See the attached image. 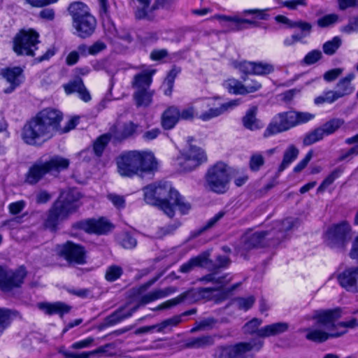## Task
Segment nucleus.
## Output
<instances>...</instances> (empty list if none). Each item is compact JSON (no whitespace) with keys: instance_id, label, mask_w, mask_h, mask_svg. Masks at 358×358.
<instances>
[{"instance_id":"1","label":"nucleus","mask_w":358,"mask_h":358,"mask_svg":"<svg viewBox=\"0 0 358 358\" xmlns=\"http://www.w3.org/2000/svg\"><path fill=\"white\" fill-rule=\"evenodd\" d=\"M341 317L339 308L320 310L314 313L313 319L315 320V324L303 329L306 332V339L322 343L330 338H337L344 334L346 331H338L340 327L355 328L358 327V318L353 317L348 321L336 323Z\"/></svg>"},{"instance_id":"2","label":"nucleus","mask_w":358,"mask_h":358,"mask_svg":"<svg viewBox=\"0 0 358 358\" xmlns=\"http://www.w3.org/2000/svg\"><path fill=\"white\" fill-rule=\"evenodd\" d=\"M62 113L54 108H45L38 113L24 125L22 138L31 145L52 138L59 131Z\"/></svg>"},{"instance_id":"3","label":"nucleus","mask_w":358,"mask_h":358,"mask_svg":"<svg viewBox=\"0 0 358 358\" xmlns=\"http://www.w3.org/2000/svg\"><path fill=\"white\" fill-rule=\"evenodd\" d=\"M143 192L145 202L159 206L169 217L174 216V207H178L182 214L187 213L190 209V204L185 202L168 182L150 184L144 187Z\"/></svg>"},{"instance_id":"4","label":"nucleus","mask_w":358,"mask_h":358,"mask_svg":"<svg viewBox=\"0 0 358 358\" xmlns=\"http://www.w3.org/2000/svg\"><path fill=\"white\" fill-rule=\"evenodd\" d=\"M117 173L124 178L135 176L143 177L144 173L157 170L158 162L153 153L148 151L130 150L124 152L116 159Z\"/></svg>"},{"instance_id":"5","label":"nucleus","mask_w":358,"mask_h":358,"mask_svg":"<svg viewBox=\"0 0 358 358\" xmlns=\"http://www.w3.org/2000/svg\"><path fill=\"white\" fill-rule=\"evenodd\" d=\"M68 10L72 17L75 34L81 38L92 36L96 27V20L89 7L83 2L76 1L69 5Z\"/></svg>"},{"instance_id":"6","label":"nucleus","mask_w":358,"mask_h":358,"mask_svg":"<svg viewBox=\"0 0 358 358\" xmlns=\"http://www.w3.org/2000/svg\"><path fill=\"white\" fill-rule=\"evenodd\" d=\"M264 341L255 338L248 342H240L235 345H220L215 349L214 358H253L255 352L260 351Z\"/></svg>"},{"instance_id":"7","label":"nucleus","mask_w":358,"mask_h":358,"mask_svg":"<svg viewBox=\"0 0 358 358\" xmlns=\"http://www.w3.org/2000/svg\"><path fill=\"white\" fill-rule=\"evenodd\" d=\"M69 166V160L59 155H55L45 162L38 160L30 167L26 180L29 184H36L47 173L59 172Z\"/></svg>"},{"instance_id":"8","label":"nucleus","mask_w":358,"mask_h":358,"mask_svg":"<svg viewBox=\"0 0 358 358\" xmlns=\"http://www.w3.org/2000/svg\"><path fill=\"white\" fill-rule=\"evenodd\" d=\"M229 167L222 162L210 166L205 176L206 187L216 194H224L229 189Z\"/></svg>"},{"instance_id":"9","label":"nucleus","mask_w":358,"mask_h":358,"mask_svg":"<svg viewBox=\"0 0 358 358\" xmlns=\"http://www.w3.org/2000/svg\"><path fill=\"white\" fill-rule=\"evenodd\" d=\"M192 138L189 137L187 140L189 146L180 150L176 159L175 164L181 172L192 171L207 162L205 151L198 146L192 145Z\"/></svg>"},{"instance_id":"10","label":"nucleus","mask_w":358,"mask_h":358,"mask_svg":"<svg viewBox=\"0 0 358 358\" xmlns=\"http://www.w3.org/2000/svg\"><path fill=\"white\" fill-rule=\"evenodd\" d=\"M324 238L330 248L343 250L352 238V227L346 221L332 224L325 232Z\"/></svg>"},{"instance_id":"11","label":"nucleus","mask_w":358,"mask_h":358,"mask_svg":"<svg viewBox=\"0 0 358 358\" xmlns=\"http://www.w3.org/2000/svg\"><path fill=\"white\" fill-rule=\"evenodd\" d=\"M262 324L261 319L253 318L244 325L245 332L249 334H256L259 338H268L283 334L289 327V323L280 322L265 325L259 329Z\"/></svg>"},{"instance_id":"12","label":"nucleus","mask_w":358,"mask_h":358,"mask_svg":"<svg viewBox=\"0 0 358 358\" xmlns=\"http://www.w3.org/2000/svg\"><path fill=\"white\" fill-rule=\"evenodd\" d=\"M38 34L33 30H22L14 38L13 50L17 55L34 56L39 43Z\"/></svg>"},{"instance_id":"13","label":"nucleus","mask_w":358,"mask_h":358,"mask_svg":"<svg viewBox=\"0 0 358 358\" xmlns=\"http://www.w3.org/2000/svg\"><path fill=\"white\" fill-rule=\"evenodd\" d=\"M271 243V232L268 230L255 232L248 231L242 236L238 246V250L243 255L244 252L256 248L267 245L273 246Z\"/></svg>"},{"instance_id":"14","label":"nucleus","mask_w":358,"mask_h":358,"mask_svg":"<svg viewBox=\"0 0 358 358\" xmlns=\"http://www.w3.org/2000/svg\"><path fill=\"white\" fill-rule=\"evenodd\" d=\"M295 110H290L277 114L273 117L264 132V137L281 133L296 127Z\"/></svg>"},{"instance_id":"15","label":"nucleus","mask_w":358,"mask_h":358,"mask_svg":"<svg viewBox=\"0 0 358 358\" xmlns=\"http://www.w3.org/2000/svg\"><path fill=\"white\" fill-rule=\"evenodd\" d=\"M210 288L190 289L178 295L177 297L168 300L157 306L155 310H161L170 308L179 303L187 302L188 303H194L202 299L208 297L206 294V292H210Z\"/></svg>"},{"instance_id":"16","label":"nucleus","mask_w":358,"mask_h":358,"mask_svg":"<svg viewBox=\"0 0 358 358\" xmlns=\"http://www.w3.org/2000/svg\"><path fill=\"white\" fill-rule=\"evenodd\" d=\"M219 99H207L203 101L205 106L209 107L208 110L201 113L199 117L203 121H208L213 118L217 117L224 113L233 110L241 103L239 99L231 100L229 101L223 103L219 106H216V103H218Z\"/></svg>"},{"instance_id":"17","label":"nucleus","mask_w":358,"mask_h":358,"mask_svg":"<svg viewBox=\"0 0 358 358\" xmlns=\"http://www.w3.org/2000/svg\"><path fill=\"white\" fill-rule=\"evenodd\" d=\"M27 271L23 266L15 271L6 270L0 266V288L3 292L19 287L23 283Z\"/></svg>"},{"instance_id":"18","label":"nucleus","mask_w":358,"mask_h":358,"mask_svg":"<svg viewBox=\"0 0 358 358\" xmlns=\"http://www.w3.org/2000/svg\"><path fill=\"white\" fill-rule=\"evenodd\" d=\"M69 215L67 210L64 209L60 202H55L44 217L43 227L51 231H55L59 223L66 220Z\"/></svg>"},{"instance_id":"19","label":"nucleus","mask_w":358,"mask_h":358,"mask_svg":"<svg viewBox=\"0 0 358 358\" xmlns=\"http://www.w3.org/2000/svg\"><path fill=\"white\" fill-rule=\"evenodd\" d=\"M298 224L299 220L296 218H286L283 221L275 222L274 227L268 230L271 232V244L273 246L278 245L286 238V232L297 227Z\"/></svg>"},{"instance_id":"20","label":"nucleus","mask_w":358,"mask_h":358,"mask_svg":"<svg viewBox=\"0 0 358 358\" xmlns=\"http://www.w3.org/2000/svg\"><path fill=\"white\" fill-rule=\"evenodd\" d=\"M138 128V124L131 121L126 122L122 124H117L110 129V135L117 141H122L129 138L134 137Z\"/></svg>"},{"instance_id":"21","label":"nucleus","mask_w":358,"mask_h":358,"mask_svg":"<svg viewBox=\"0 0 358 358\" xmlns=\"http://www.w3.org/2000/svg\"><path fill=\"white\" fill-rule=\"evenodd\" d=\"M1 75L10 84V86L3 90L6 94L13 92L24 80L23 69L19 66L3 69Z\"/></svg>"},{"instance_id":"22","label":"nucleus","mask_w":358,"mask_h":358,"mask_svg":"<svg viewBox=\"0 0 358 358\" xmlns=\"http://www.w3.org/2000/svg\"><path fill=\"white\" fill-rule=\"evenodd\" d=\"M75 227L87 233L106 234L111 229V224L105 219L88 220L76 223Z\"/></svg>"},{"instance_id":"23","label":"nucleus","mask_w":358,"mask_h":358,"mask_svg":"<svg viewBox=\"0 0 358 358\" xmlns=\"http://www.w3.org/2000/svg\"><path fill=\"white\" fill-rule=\"evenodd\" d=\"M341 287L348 291L358 292V266L348 268L337 277Z\"/></svg>"},{"instance_id":"24","label":"nucleus","mask_w":358,"mask_h":358,"mask_svg":"<svg viewBox=\"0 0 358 358\" xmlns=\"http://www.w3.org/2000/svg\"><path fill=\"white\" fill-rule=\"evenodd\" d=\"M140 305L132 306L131 302H128L122 306H120L115 312L108 315L105 322L108 326H113L120 322L130 317L139 308Z\"/></svg>"},{"instance_id":"25","label":"nucleus","mask_w":358,"mask_h":358,"mask_svg":"<svg viewBox=\"0 0 358 358\" xmlns=\"http://www.w3.org/2000/svg\"><path fill=\"white\" fill-rule=\"evenodd\" d=\"M198 280L203 283L210 282L213 285V287H209L211 290L206 292V294L209 296L212 292L222 289L231 280V278L229 277L228 274L219 275L217 272H212L200 278Z\"/></svg>"},{"instance_id":"26","label":"nucleus","mask_w":358,"mask_h":358,"mask_svg":"<svg viewBox=\"0 0 358 358\" xmlns=\"http://www.w3.org/2000/svg\"><path fill=\"white\" fill-rule=\"evenodd\" d=\"M66 259L77 264L85 263V251L83 247L68 242L62 250Z\"/></svg>"},{"instance_id":"27","label":"nucleus","mask_w":358,"mask_h":358,"mask_svg":"<svg viewBox=\"0 0 358 358\" xmlns=\"http://www.w3.org/2000/svg\"><path fill=\"white\" fill-rule=\"evenodd\" d=\"M80 198V194L77 189H70L66 192H62L55 202H60L64 209L67 210L70 215L79 207L78 201Z\"/></svg>"},{"instance_id":"28","label":"nucleus","mask_w":358,"mask_h":358,"mask_svg":"<svg viewBox=\"0 0 358 358\" xmlns=\"http://www.w3.org/2000/svg\"><path fill=\"white\" fill-rule=\"evenodd\" d=\"M64 89L67 94L77 92L79 97L85 102H87L91 99L90 92L85 87L83 80L80 78H77L75 80L70 81L66 85H64Z\"/></svg>"},{"instance_id":"29","label":"nucleus","mask_w":358,"mask_h":358,"mask_svg":"<svg viewBox=\"0 0 358 358\" xmlns=\"http://www.w3.org/2000/svg\"><path fill=\"white\" fill-rule=\"evenodd\" d=\"M155 69H148L134 76L132 81V87L136 90H150L152 82V76L155 73Z\"/></svg>"},{"instance_id":"30","label":"nucleus","mask_w":358,"mask_h":358,"mask_svg":"<svg viewBox=\"0 0 358 358\" xmlns=\"http://www.w3.org/2000/svg\"><path fill=\"white\" fill-rule=\"evenodd\" d=\"M162 126L164 129H173L180 120V110L176 106L168 107L162 115Z\"/></svg>"},{"instance_id":"31","label":"nucleus","mask_w":358,"mask_h":358,"mask_svg":"<svg viewBox=\"0 0 358 358\" xmlns=\"http://www.w3.org/2000/svg\"><path fill=\"white\" fill-rule=\"evenodd\" d=\"M139 6L136 7L134 12L135 17L137 20H146L153 21L155 18V10L150 7L151 0H137Z\"/></svg>"},{"instance_id":"32","label":"nucleus","mask_w":358,"mask_h":358,"mask_svg":"<svg viewBox=\"0 0 358 358\" xmlns=\"http://www.w3.org/2000/svg\"><path fill=\"white\" fill-rule=\"evenodd\" d=\"M139 6L136 7L134 12L135 17L137 20H146L153 21L155 18V10L150 7L151 0H137Z\"/></svg>"},{"instance_id":"33","label":"nucleus","mask_w":358,"mask_h":358,"mask_svg":"<svg viewBox=\"0 0 358 358\" xmlns=\"http://www.w3.org/2000/svg\"><path fill=\"white\" fill-rule=\"evenodd\" d=\"M38 307L48 315L59 314L63 315L70 311L71 307L60 301L55 303H41Z\"/></svg>"},{"instance_id":"34","label":"nucleus","mask_w":358,"mask_h":358,"mask_svg":"<svg viewBox=\"0 0 358 358\" xmlns=\"http://www.w3.org/2000/svg\"><path fill=\"white\" fill-rule=\"evenodd\" d=\"M354 78L355 74L351 73L338 81L334 92H336V94L339 99L353 92L355 87L352 86L351 82Z\"/></svg>"},{"instance_id":"35","label":"nucleus","mask_w":358,"mask_h":358,"mask_svg":"<svg viewBox=\"0 0 358 358\" xmlns=\"http://www.w3.org/2000/svg\"><path fill=\"white\" fill-rule=\"evenodd\" d=\"M299 150L294 145H289L285 150L281 164L278 168V174H280L299 156Z\"/></svg>"},{"instance_id":"36","label":"nucleus","mask_w":358,"mask_h":358,"mask_svg":"<svg viewBox=\"0 0 358 358\" xmlns=\"http://www.w3.org/2000/svg\"><path fill=\"white\" fill-rule=\"evenodd\" d=\"M155 92L151 90H136L133 94L136 106L138 108H147L152 101Z\"/></svg>"},{"instance_id":"37","label":"nucleus","mask_w":358,"mask_h":358,"mask_svg":"<svg viewBox=\"0 0 358 358\" xmlns=\"http://www.w3.org/2000/svg\"><path fill=\"white\" fill-rule=\"evenodd\" d=\"M214 337L210 335H203L199 337H193L187 339L185 347L187 348H204L214 344Z\"/></svg>"},{"instance_id":"38","label":"nucleus","mask_w":358,"mask_h":358,"mask_svg":"<svg viewBox=\"0 0 358 358\" xmlns=\"http://www.w3.org/2000/svg\"><path fill=\"white\" fill-rule=\"evenodd\" d=\"M208 262V255L202 254L196 257L190 259L187 262L180 267L182 273H189L196 266H204Z\"/></svg>"},{"instance_id":"39","label":"nucleus","mask_w":358,"mask_h":358,"mask_svg":"<svg viewBox=\"0 0 358 358\" xmlns=\"http://www.w3.org/2000/svg\"><path fill=\"white\" fill-rule=\"evenodd\" d=\"M257 108L253 106L248 110L246 115L243 118V125L245 128L250 130H255L259 129V121L256 118Z\"/></svg>"},{"instance_id":"40","label":"nucleus","mask_w":358,"mask_h":358,"mask_svg":"<svg viewBox=\"0 0 358 358\" xmlns=\"http://www.w3.org/2000/svg\"><path fill=\"white\" fill-rule=\"evenodd\" d=\"M119 244L124 249L131 250L136 248L137 241L134 236L128 231H123L117 236Z\"/></svg>"},{"instance_id":"41","label":"nucleus","mask_w":358,"mask_h":358,"mask_svg":"<svg viewBox=\"0 0 358 358\" xmlns=\"http://www.w3.org/2000/svg\"><path fill=\"white\" fill-rule=\"evenodd\" d=\"M106 347L107 345L101 346L92 351L83 352L81 353H75L69 351H63L62 353L66 358H90V356L99 353H104L106 351Z\"/></svg>"},{"instance_id":"42","label":"nucleus","mask_w":358,"mask_h":358,"mask_svg":"<svg viewBox=\"0 0 358 358\" xmlns=\"http://www.w3.org/2000/svg\"><path fill=\"white\" fill-rule=\"evenodd\" d=\"M344 120L341 118H334L324 123L321 127L325 136L334 134L343 124Z\"/></svg>"},{"instance_id":"43","label":"nucleus","mask_w":358,"mask_h":358,"mask_svg":"<svg viewBox=\"0 0 358 358\" xmlns=\"http://www.w3.org/2000/svg\"><path fill=\"white\" fill-rule=\"evenodd\" d=\"M224 86L229 93L241 95L244 94L243 83L236 79H228L224 83Z\"/></svg>"},{"instance_id":"44","label":"nucleus","mask_w":358,"mask_h":358,"mask_svg":"<svg viewBox=\"0 0 358 358\" xmlns=\"http://www.w3.org/2000/svg\"><path fill=\"white\" fill-rule=\"evenodd\" d=\"M275 20L279 23L287 24L289 28H299L303 30L309 29V26L306 24V22L302 20L292 21L288 17L284 15H277Z\"/></svg>"},{"instance_id":"45","label":"nucleus","mask_w":358,"mask_h":358,"mask_svg":"<svg viewBox=\"0 0 358 358\" xmlns=\"http://www.w3.org/2000/svg\"><path fill=\"white\" fill-rule=\"evenodd\" d=\"M324 136V131L322 130L321 127L317 128L306 134L303 140V143L304 145H310L322 140Z\"/></svg>"},{"instance_id":"46","label":"nucleus","mask_w":358,"mask_h":358,"mask_svg":"<svg viewBox=\"0 0 358 358\" xmlns=\"http://www.w3.org/2000/svg\"><path fill=\"white\" fill-rule=\"evenodd\" d=\"M179 226L180 223L175 222L165 227H158L152 236L155 238L162 239L166 236L173 234Z\"/></svg>"},{"instance_id":"47","label":"nucleus","mask_w":358,"mask_h":358,"mask_svg":"<svg viewBox=\"0 0 358 358\" xmlns=\"http://www.w3.org/2000/svg\"><path fill=\"white\" fill-rule=\"evenodd\" d=\"M110 138L113 137L112 136L110 135L109 132L108 134H106L101 136L99 138L96 139L93 146L94 152L96 156L99 157L102 155Z\"/></svg>"},{"instance_id":"48","label":"nucleus","mask_w":358,"mask_h":358,"mask_svg":"<svg viewBox=\"0 0 358 358\" xmlns=\"http://www.w3.org/2000/svg\"><path fill=\"white\" fill-rule=\"evenodd\" d=\"M123 268L115 264L109 266L105 273V278L108 282H114L122 276Z\"/></svg>"},{"instance_id":"49","label":"nucleus","mask_w":358,"mask_h":358,"mask_svg":"<svg viewBox=\"0 0 358 358\" xmlns=\"http://www.w3.org/2000/svg\"><path fill=\"white\" fill-rule=\"evenodd\" d=\"M342 41L340 37L335 36L331 40L325 42L323 44L322 49L327 55H332L336 53L337 50L341 45Z\"/></svg>"},{"instance_id":"50","label":"nucleus","mask_w":358,"mask_h":358,"mask_svg":"<svg viewBox=\"0 0 358 358\" xmlns=\"http://www.w3.org/2000/svg\"><path fill=\"white\" fill-rule=\"evenodd\" d=\"M255 302V298L253 296H249L248 297H238L234 300L236 306L244 311H247L252 307Z\"/></svg>"},{"instance_id":"51","label":"nucleus","mask_w":358,"mask_h":358,"mask_svg":"<svg viewBox=\"0 0 358 358\" xmlns=\"http://www.w3.org/2000/svg\"><path fill=\"white\" fill-rule=\"evenodd\" d=\"M343 173V170L341 168L335 169L321 183L319 186L317 190L319 192L324 191L327 187L331 185L334 181L337 179L341 173Z\"/></svg>"},{"instance_id":"52","label":"nucleus","mask_w":358,"mask_h":358,"mask_svg":"<svg viewBox=\"0 0 358 358\" xmlns=\"http://www.w3.org/2000/svg\"><path fill=\"white\" fill-rule=\"evenodd\" d=\"M274 71V66L269 63L266 62H255L254 73L256 75H267Z\"/></svg>"},{"instance_id":"53","label":"nucleus","mask_w":358,"mask_h":358,"mask_svg":"<svg viewBox=\"0 0 358 358\" xmlns=\"http://www.w3.org/2000/svg\"><path fill=\"white\" fill-rule=\"evenodd\" d=\"M182 322L183 320L180 315H175L171 318L166 319L162 321L161 323L157 324L158 332H162L169 327H176Z\"/></svg>"},{"instance_id":"54","label":"nucleus","mask_w":358,"mask_h":358,"mask_svg":"<svg viewBox=\"0 0 358 358\" xmlns=\"http://www.w3.org/2000/svg\"><path fill=\"white\" fill-rule=\"evenodd\" d=\"M264 164V158L262 154L256 152L251 155L249 166L252 171H259Z\"/></svg>"},{"instance_id":"55","label":"nucleus","mask_w":358,"mask_h":358,"mask_svg":"<svg viewBox=\"0 0 358 358\" xmlns=\"http://www.w3.org/2000/svg\"><path fill=\"white\" fill-rule=\"evenodd\" d=\"M11 313L8 309L0 308V334L10 324Z\"/></svg>"},{"instance_id":"56","label":"nucleus","mask_w":358,"mask_h":358,"mask_svg":"<svg viewBox=\"0 0 358 358\" xmlns=\"http://www.w3.org/2000/svg\"><path fill=\"white\" fill-rule=\"evenodd\" d=\"M338 20V15L335 14H330L323 16L317 20V24L321 28L329 27Z\"/></svg>"},{"instance_id":"57","label":"nucleus","mask_w":358,"mask_h":358,"mask_svg":"<svg viewBox=\"0 0 358 358\" xmlns=\"http://www.w3.org/2000/svg\"><path fill=\"white\" fill-rule=\"evenodd\" d=\"M262 87L261 83L257 80L247 79L244 80L243 90L244 94L257 92Z\"/></svg>"},{"instance_id":"58","label":"nucleus","mask_w":358,"mask_h":358,"mask_svg":"<svg viewBox=\"0 0 358 358\" xmlns=\"http://www.w3.org/2000/svg\"><path fill=\"white\" fill-rule=\"evenodd\" d=\"M322 52L319 50H313L309 52L303 58V62L306 64L311 65L319 61L322 58Z\"/></svg>"},{"instance_id":"59","label":"nucleus","mask_w":358,"mask_h":358,"mask_svg":"<svg viewBox=\"0 0 358 358\" xmlns=\"http://www.w3.org/2000/svg\"><path fill=\"white\" fill-rule=\"evenodd\" d=\"M235 24H236V27H235L234 29L236 31L243 30V29L248 28V27L246 26V24H249L252 27H257L258 26V23L256 21L244 19V18H241L238 17L237 19H235Z\"/></svg>"},{"instance_id":"60","label":"nucleus","mask_w":358,"mask_h":358,"mask_svg":"<svg viewBox=\"0 0 358 358\" xmlns=\"http://www.w3.org/2000/svg\"><path fill=\"white\" fill-rule=\"evenodd\" d=\"M296 126L305 124L315 117V115L308 112L295 111Z\"/></svg>"},{"instance_id":"61","label":"nucleus","mask_w":358,"mask_h":358,"mask_svg":"<svg viewBox=\"0 0 358 358\" xmlns=\"http://www.w3.org/2000/svg\"><path fill=\"white\" fill-rule=\"evenodd\" d=\"M278 3L282 6L287 7L291 10H295L298 6H306L307 1L306 0H287V1H278Z\"/></svg>"},{"instance_id":"62","label":"nucleus","mask_w":358,"mask_h":358,"mask_svg":"<svg viewBox=\"0 0 358 358\" xmlns=\"http://www.w3.org/2000/svg\"><path fill=\"white\" fill-rule=\"evenodd\" d=\"M99 14L102 19H108L110 16V5L108 0H98Z\"/></svg>"},{"instance_id":"63","label":"nucleus","mask_w":358,"mask_h":358,"mask_svg":"<svg viewBox=\"0 0 358 358\" xmlns=\"http://www.w3.org/2000/svg\"><path fill=\"white\" fill-rule=\"evenodd\" d=\"M342 31L346 34H351L358 31V17H352L349 20L347 25L342 28Z\"/></svg>"},{"instance_id":"64","label":"nucleus","mask_w":358,"mask_h":358,"mask_svg":"<svg viewBox=\"0 0 358 358\" xmlns=\"http://www.w3.org/2000/svg\"><path fill=\"white\" fill-rule=\"evenodd\" d=\"M343 72V69L341 68H336L331 69L324 74V79L327 82L334 81L338 77H339Z\"/></svg>"}]
</instances>
